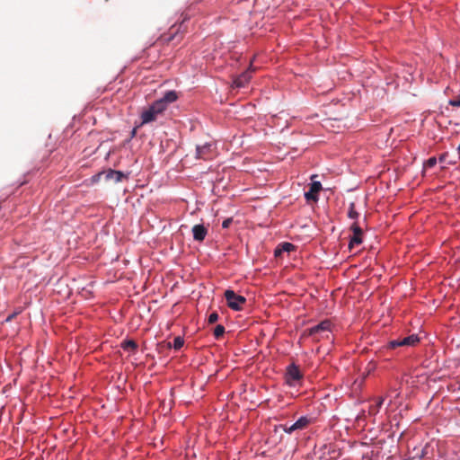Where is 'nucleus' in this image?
Here are the masks:
<instances>
[{
    "mask_svg": "<svg viewBox=\"0 0 460 460\" xmlns=\"http://www.w3.org/2000/svg\"><path fill=\"white\" fill-rule=\"evenodd\" d=\"M251 80V72L245 71L242 73L239 76H237L234 80V86L236 88H243L244 87L248 82Z\"/></svg>",
    "mask_w": 460,
    "mask_h": 460,
    "instance_id": "9d476101",
    "label": "nucleus"
},
{
    "mask_svg": "<svg viewBox=\"0 0 460 460\" xmlns=\"http://www.w3.org/2000/svg\"><path fill=\"white\" fill-rule=\"evenodd\" d=\"M303 378V374L297 365L292 363L287 367L285 373L286 383L290 386L296 385Z\"/></svg>",
    "mask_w": 460,
    "mask_h": 460,
    "instance_id": "7ed1b4c3",
    "label": "nucleus"
},
{
    "mask_svg": "<svg viewBox=\"0 0 460 460\" xmlns=\"http://www.w3.org/2000/svg\"><path fill=\"white\" fill-rule=\"evenodd\" d=\"M212 151V145L210 144H205L203 146H198L196 152H197V158L199 159H209L211 155Z\"/></svg>",
    "mask_w": 460,
    "mask_h": 460,
    "instance_id": "6e6552de",
    "label": "nucleus"
},
{
    "mask_svg": "<svg viewBox=\"0 0 460 460\" xmlns=\"http://www.w3.org/2000/svg\"><path fill=\"white\" fill-rule=\"evenodd\" d=\"M177 99L178 95L175 91L166 92L161 99L155 101L141 113L140 126L155 121L158 115L162 114L167 109V106Z\"/></svg>",
    "mask_w": 460,
    "mask_h": 460,
    "instance_id": "f257e3e1",
    "label": "nucleus"
},
{
    "mask_svg": "<svg viewBox=\"0 0 460 460\" xmlns=\"http://www.w3.org/2000/svg\"><path fill=\"white\" fill-rule=\"evenodd\" d=\"M385 402V397L384 396H380L378 398H376V412H378L379 411V409L381 408L382 404L384 403Z\"/></svg>",
    "mask_w": 460,
    "mask_h": 460,
    "instance_id": "4be33fe9",
    "label": "nucleus"
},
{
    "mask_svg": "<svg viewBox=\"0 0 460 460\" xmlns=\"http://www.w3.org/2000/svg\"><path fill=\"white\" fill-rule=\"evenodd\" d=\"M295 249L294 244L290 243H282L276 250L275 255H279L282 252H289Z\"/></svg>",
    "mask_w": 460,
    "mask_h": 460,
    "instance_id": "f8f14e48",
    "label": "nucleus"
},
{
    "mask_svg": "<svg viewBox=\"0 0 460 460\" xmlns=\"http://www.w3.org/2000/svg\"><path fill=\"white\" fill-rule=\"evenodd\" d=\"M177 34H178V30L174 31V28L172 27L171 34L169 36H166V35L161 36L160 40L164 43H169V42L172 41L177 37Z\"/></svg>",
    "mask_w": 460,
    "mask_h": 460,
    "instance_id": "4468645a",
    "label": "nucleus"
},
{
    "mask_svg": "<svg viewBox=\"0 0 460 460\" xmlns=\"http://www.w3.org/2000/svg\"><path fill=\"white\" fill-rule=\"evenodd\" d=\"M348 217L350 218V219H358V217H359V214L358 212L356 210L355 208V204L353 202H351L349 204V211H348Z\"/></svg>",
    "mask_w": 460,
    "mask_h": 460,
    "instance_id": "2eb2a0df",
    "label": "nucleus"
},
{
    "mask_svg": "<svg viewBox=\"0 0 460 460\" xmlns=\"http://www.w3.org/2000/svg\"><path fill=\"white\" fill-rule=\"evenodd\" d=\"M350 228L353 232V236L350 238V241L349 243V250H352V248L355 245H358L362 243V238H361L362 229L360 228V226H358V224L357 222H354L351 225Z\"/></svg>",
    "mask_w": 460,
    "mask_h": 460,
    "instance_id": "423d86ee",
    "label": "nucleus"
},
{
    "mask_svg": "<svg viewBox=\"0 0 460 460\" xmlns=\"http://www.w3.org/2000/svg\"><path fill=\"white\" fill-rule=\"evenodd\" d=\"M15 316V314H13L11 315H9L7 318H6V322H10L13 317Z\"/></svg>",
    "mask_w": 460,
    "mask_h": 460,
    "instance_id": "bb28decb",
    "label": "nucleus"
},
{
    "mask_svg": "<svg viewBox=\"0 0 460 460\" xmlns=\"http://www.w3.org/2000/svg\"><path fill=\"white\" fill-rule=\"evenodd\" d=\"M332 323L329 320H324L319 324L313 326L306 330L308 336H318L320 338L329 339V333L331 332Z\"/></svg>",
    "mask_w": 460,
    "mask_h": 460,
    "instance_id": "20e7f679",
    "label": "nucleus"
},
{
    "mask_svg": "<svg viewBox=\"0 0 460 460\" xmlns=\"http://www.w3.org/2000/svg\"><path fill=\"white\" fill-rule=\"evenodd\" d=\"M193 238L195 241L202 242L208 234V229L203 225H195L192 227Z\"/></svg>",
    "mask_w": 460,
    "mask_h": 460,
    "instance_id": "1a4fd4ad",
    "label": "nucleus"
},
{
    "mask_svg": "<svg viewBox=\"0 0 460 460\" xmlns=\"http://www.w3.org/2000/svg\"><path fill=\"white\" fill-rule=\"evenodd\" d=\"M184 344V341L181 337L180 336H177L173 339V344H172V347L178 350L180 349Z\"/></svg>",
    "mask_w": 460,
    "mask_h": 460,
    "instance_id": "a211bd4d",
    "label": "nucleus"
},
{
    "mask_svg": "<svg viewBox=\"0 0 460 460\" xmlns=\"http://www.w3.org/2000/svg\"><path fill=\"white\" fill-rule=\"evenodd\" d=\"M281 427H282L283 430L286 433H288V434H290V433H292V432H294L296 430H298V429L296 428V423H294L292 425H289V426L288 424H284Z\"/></svg>",
    "mask_w": 460,
    "mask_h": 460,
    "instance_id": "6ab92c4d",
    "label": "nucleus"
},
{
    "mask_svg": "<svg viewBox=\"0 0 460 460\" xmlns=\"http://www.w3.org/2000/svg\"><path fill=\"white\" fill-rule=\"evenodd\" d=\"M218 320V314L214 312L209 314L208 322V323L212 324L215 323Z\"/></svg>",
    "mask_w": 460,
    "mask_h": 460,
    "instance_id": "412c9836",
    "label": "nucleus"
},
{
    "mask_svg": "<svg viewBox=\"0 0 460 460\" xmlns=\"http://www.w3.org/2000/svg\"><path fill=\"white\" fill-rule=\"evenodd\" d=\"M232 222H233V219L231 217L225 219L222 223V227L228 228L230 226V225L232 224Z\"/></svg>",
    "mask_w": 460,
    "mask_h": 460,
    "instance_id": "5701e85b",
    "label": "nucleus"
},
{
    "mask_svg": "<svg viewBox=\"0 0 460 460\" xmlns=\"http://www.w3.org/2000/svg\"><path fill=\"white\" fill-rule=\"evenodd\" d=\"M420 341L419 337L416 334H411L402 339H397L389 341L388 348L395 349L400 346H415Z\"/></svg>",
    "mask_w": 460,
    "mask_h": 460,
    "instance_id": "39448f33",
    "label": "nucleus"
},
{
    "mask_svg": "<svg viewBox=\"0 0 460 460\" xmlns=\"http://www.w3.org/2000/svg\"><path fill=\"white\" fill-rule=\"evenodd\" d=\"M121 348L125 350L134 352V351H136V349L137 348V344L132 340H128L121 343Z\"/></svg>",
    "mask_w": 460,
    "mask_h": 460,
    "instance_id": "ddd939ff",
    "label": "nucleus"
},
{
    "mask_svg": "<svg viewBox=\"0 0 460 460\" xmlns=\"http://www.w3.org/2000/svg\"><path fill=\"white\" fill-rule=\"evenodd\" d=\"M225 333V327L221 324H218L214 329V336L216 339H220Z\"/></svg>",
    "mask_w": 460,
    "mask_h": 460,
    "instance_id": "f3484780",
    "label": "nucleus"
},
{
    "mask_svg": "<svg viewBox=\"0 0 460 460\" xmlns=\"http://www.w3.org/2000/svg\"><path fill=\"white\" fill-rule=\"evenodd\" d=\"M437 164V158L436 157H430L427 160V162L424 164V168H432Z\"/></svg>",
    "mask_w": 460,
    "mask_h": 460,
    "instance_id": "aec40b11",
    "label": "nucleus"
},
{
    "mask_svg": "<svg viewBox=\"0 0 460 460\" xmlns=\"http://www.w3.org/2000/svg\"><path fill=\"white\" fill-rule=\"evenodd\" d=\"M137 128L136 127V128H134L132 129V131H131V137H134L136 136V134H137Z\"/></svg>",
    "mask_w": 460,
    "mask_h": 460,
    "instance_id": "a878e982",
    "label": "nucleus"
},
{
    "mask_svg": "<svg viewBox=\"0 0 460 460\" xmlns=\"http://www.w3.org/2000/svg\"><path fill=\"white\" fill-rule=\"evenodd\" d=\"M376 406H371L370 409H369V412L372 413V414H376L377 412H376Z\"/></svg>",
    "mask_w": 460,
    "mask_h": 460,
    "instance_id": "393cba45",
    "label": "nucleus"
},
{
    "mask_svg": "<svg viewBox=\"0 0 460 460\" xmlns=\"http://www.w3.org/2000/svg\"><path fill=\"white\" fill-rule=\"evenodd\" d=\"M322 190V184L320 181H313L310 185L309 191L305 193V198L307 201L313 200L317 201L318 200V192Z\"/></svg>",
    "mask_w": 460,
    "mask_h": 460,
    "instance_id": "0eeeda50",
    "label": "nucleus"
},
{
    "mask_svg": "<svg viewBox=\"0 0 460 460\" xmlns=\"http://www.w3.org/2000/svg\"><path fill=\"white\" fill-rule=\"evenodd\" d=\"M295 423L298 429H304L309 424V420L306 417H301Z\"/></svg>",
    "mask_w": 460,
    "mask_h": 460,
    "instance_id": "dca6fc26",
    "label": "nucleus"
},
{
    "mask_svg": "<svg viewBox=\"0 0 460 460\" xmlns=\"http://www.w3.org/2000/svg\"><path fill=\"white\" fill-rule=\"evenodd\" d=\"M448 156V153H443L442 155H440L438 160L440 163H447V158Z\"/></svg>",
    "mask_w": 460,
    "mask_h": 460,
    "instance_id": "b1692460",
    "label": "nucleus"
},
{
    "mask_svg": "<svg viewBox=\"0 0 460 460\" xmlns=\"http://www.w3.org/2000/svg\"><path fill=\"white\" fill-rule=\"evenodd\" d=\"M447 164H456V161H448Z\"/></svg>",
    "mask_w": 460,
    "mask_h": 460,
    "instance_id": "c85d7f7f",
    "label": "nucleus"
},
{
    "mask_svg": "<svg viewBox=\"0 0 460 460\" xmlns=\"http://www.w3.org/2000/svg\"><path fill=\"white\" fill-rule=\"evenodd\" d=\"M101 175H102L101 173H99V174H97V175H94V176L93 177V179L94 181H97V178H99Z\"/></svg>",
    "mask_w": 460,
    "mask_h": 460,
    "instance_id": "cd10ccee",
    "label": "nucleus"
},
{
    "mask_svg": "<svg viewBox=\"0 0 460 460\" xmlns=\"http://www.w3.org/2000/svg\"><path fill=\"white\" fill-rule=\"evenodd\" d=\"M124 177H125V175L121 172L115 171V170H109L105 173L106 180L112 181L114 182L121 181Z\"/></svg>",
    "mask_w": 460,
    "mask_h": 460,
    "instance_id": "9b49d317",
    "label": "nucleus"
},
{
    "mask_svg": "<svg viewBox=\"0 0 460 460\" xmlns=\"http://www.w3.org/2000/svg\"><path fill=\"white\" fill-rule=\"evenodd\" d=\"M225 297L226 300L227 305L235 311H240L243 309V305L246 303V298L243 296L237 295L234 290L227 289L225 292Z\"/></svg>",
    "mask_w": 460,
    "mask_h": 460,
    "instance_id": "f03ea898",
    "label": "nucleus"
}]
</instances>
